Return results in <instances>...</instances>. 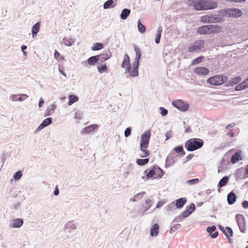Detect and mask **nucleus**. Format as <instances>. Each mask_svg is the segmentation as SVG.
<instances>
[{"mask_svg": "<svg viewBox=\"0 0 248 248\" xmlns=\"http://www.w3.org/2000/svg\"><path fill=\"white\" fill-rule=\"evenodd\" d=\"M171 160V158H170L169 156H168L167 157L166 160V165H165L166 167H169L170 166V163Z\"/></svg>", "mask_w": 248, "mask_h": 248, "instance_id": "e2e57ef3", "label": "nucleus"}, {"mask_svg": "<svg viewBox=\"0 0 248 248\" xmlns=\"http://www.w3.org/2000/svg\"><path fill=\"white\" fill-rule=\"evenodd\" d=\"M52 122V119L51 118H47L43 121L41 124L45 127L51 124Z\"/></svg>", "mask_w": 248, "mask_h": 248, "instance_id": "37998d69", "label": "nucleus"}, {"mask_svg": "<svg viewBox=\"0 0 248 248\" xmlns=\"http://www.w3.org/2000/svg\"><path fill=\"white\" fill-rule=\"evenodd\" d=\"M145 194V192H141L135 195L133 198L130 199V202H136L141 199L142 196Z\"/></svg>", "mask_w": 248, "mask_h": 248, "instance_id": "2f4dec72", "label": "nucleus"}, {"mask_svg": "<svg viewBox=\"0 0 248 248\" xmlns=\"http://www.w3.org/2000/svg\"><path fill=\"white\" fill-rule=\"evenodd\" d=\"M162 31V27L161 26H159L158 28L157 33L156 34V38L155 39V42L156 44H158L160 42Z\"/></svg>", "mask_w": 248, "mask_h": 248, "instance_id": "e433bc0d", "label": "nucleus"}, {"mask_svg": "<svg viewBox=\"0 0 248 248\" xmlns=\"http://www.w3.org/2000/svg\"><path fill=\"white\" fill-rule=\"evenodd\" d=\"M131 129L130 127H127L126 128L124 131V136L125 137H128L131 135Z\"/></svg>", "mask_w": 248, "mask_h": 248, "instance_id": "4d7b16f0", "label": "nucleus"}, {"mask_svg": "<svg viewBox=\"0 0 248 248\" xmlns=\"http://www.w3.org/2000/svg\"><path fill=\"white\" fill-rule=\"evenodd\" d=\"M98 126L97 124H91L88 126L84 127L81 132L82 134H88L92 132L96 131Z\"/></svg>", "mask_w": 248, "mask_h": 248, "instance_id": "f8f14e48", "label": "nucleus"}, {"mask_svg": "<svg viewBox=\"0 0 248 248\" xmlns=\"http://www.w3.org/2000/svg\"><path fill=\"white\" fill-rule=\"evenodd\" d=\"M155 174V169L153 168L149 172H147V170H146L144 171V175L142 176L143 179H144L146 177V179L148 180L150 178L153 177Z\"/></svg>", "mask_w": 248, "mask_h": 248, "instance_id": "412c9836", "label": "nucleus"}, {"mask_svg": "<svg viewBox=\"0 0 248 248\" xmlns=\"http://www.w3.org/2000/svg\"><path fill=\"white\" fill-rule=\"evenodd\" d=\"M62 43L66 46H71L74 41H72L71 38H63L62 39Z\"/></svg>", "mask_w": 248, "mask_h": 248, "instance_id": "58836bf2", "label": "nucleus"}, {"mask_svg": "<svg viewBox=\"0 0 248 248\" xmlns=\"http://www.w3.org/2000/svg\"><path fill=\"white\" fill-rule=\"evenodd\" d=\"M216 228L215 226H212L211 227H207L206 229L207 232L213 238H216L218 235V232H215Z\"/></svg>", "mask_w": 248, "mask_h": 248, "instance_id": "aec40b11", "label": "nucleus"}, {"mask_svg": "<svg viewBox=\"0 0 248 248\" xmlns=\"http://www.w3.org/2000/svg\"><path fill=\"white\" fill-rule=\"evenodd\" d=\"M122 68L125 69V71L130 68L131 65L130 63V58L128 54H126L124 55V59L122 64Z\"/></svg>", "mask_w": 248, "mask_h": 248, "instance_id": "f3484780", "label": "nucleus"}, {"mask_svg": "<svg viewBox=\"0 0 248 248\" xmlns=\"http://www.w3.org/2000/svg\"><path fill=\"white\" fill-rule=\"evenodd\" d=\"M82 113L80 112H76L75 115V118L77 119L80 120L82 119Z\"/></svg>", "mask_w": 248, "mask_h": 248, "instance_id": "bf43d9fd", "label": "nucleus"}, {"mask_svg": "<svg viewBox=\"0 0 248 248\" xmlns=\"http://www.w3.org/2000/svg\"><path fill=\"white\" fill-rule=\"evenodd\" d=\"M205 42L202 40H197L190 44L187 48L188 52H198L204 51L205 50Z\"/></svg>", "mask_w": 248, "mask_h": 248, "instance_id": "20e7f679", "label": "nucleus"}, {"mask_svg": "<svg viewBox=\"0 0 248 248\" xmlns=\"http://www.w3.org/2000/svg\"><path fill=\"white\" fill-rule=\"evenodd\" d=\"M236 200V196L233 192H231L228 194L227 202L229 204H233L235 202Z\"/></svg>", "mask_w": 248, "mask_h": 248, "instance_id": "4be33fe9", "label": "nucleus"}, {"mask_svg": "<svg viewBox=\"0 0 248 248\" xmlns=\"http://www.w3.org/2000/svg\"><path fill=\"white\" fill-rule=\"evenodd\" d=\"M193 71L196 75L199 76H206L209 72V69L204 67H196Z\"/></svg>", "mask_w": 248, "mask_h": 248, "instance_id": "ddd939ff", "label": "nucleus"}, {"mask_svg": "<svg viewBox=\"0 0 248 248\" xmlns=\"http://www.w3.org/2000/svg\"><path fill=\"white\" fill-rule=\"evenodd\" d=\"M174 202V204L177 208L180 209L182 208L183 206L186 202V198H180L178 199H177Z\"/></svg>", "mask_w": 248, "mask_h": 248, "instance_id": "6ab92c4d", "label": "nucleus"}, {"mask_svg": "<svg viewBox=\"0 0 248 248\" xmlns=\"http://www.w3.org/2000/svg\"><path fill=\"white\" fill-rule=\"evenodd\" d=\"M172 105L182 111H186L189 108V104L183 100H176L172 102Z\"/></svg>", "mask_w": 248, "mask_h": 248, "instance_id": "6e6552de", "label": "nucleus"}, {"mask_svg": "<svg viewBox=\"0 0 248 248\" xmlns=\"http://www.w3.org/2000/svg\"><path fill=\"white\" fill-rule=\"evenodd\" d=\"M235 220L240 232L242 233L246 232V220L243 215L237 214L235 216Z\"/></svg>", "mask_w": 248, "mask_h": 248, "instance_id": "1a4fd4ad", "label": "nucleus"}, {"mask_svg": "<svg viewBox=\"0 0 248 248\" xmlns=\"http://www.w3.org/2000/svg\"><path fill=\"white\" fill-rule=\"evenodd\" d=\"M171 133L170 131L167 132V133H166V140H169L171 137Z\"/></svg>", "mask_w": 248, "mask_h": 248, "instance_id": "338daca9", "label": "nucleus"}, {"mask_svg": "<svg viewBox=\"0 0 248 248\" xmlns=\"http://www.w3.org/2000/svg\"><path fill=\"white\" fill-rule=\"evenodd\" d=\"M159 233V226L155 224L151 228L150 235L151 236H156Z\"/></svg>", "mask_w": 248, "mask_h": 248, "instance_id": "5701e85b", "label": "nucleus"}, {"mask_svg": "<svg viewBox=\"0 0 248 248\" xmlns=\"http://www.w3.org/2000/svg\"><path fill=\"white\" fill-rule=\"evenodd\" d=\"M241 78L239 77L234 78L232 79L231 81H230L229 84L231 86H233L240 82L241 81Z\"/></svg>", "mask_w": 248, "mask_h": 248, "instance_id": "79ce46f5", "label": "nucleus"}, {"mask_svg": "<svg viewBox=\"0 0 248 248\" xmlns=\"http://www.w3.org/2000/svg\"><path fill=\"white\" fill-rule=\"evenodd\" d=\"M229 178L228 176H224L219 181L217 186L219 187L218 191L220 192V188L226 186L228 183Z\"/></svg>", "mask_w": 248, "mask_h": 248, "instance_id": "a878e982", "label": "nucleus"}, {"mask_svg": "<svg viewBox=\"0 0 248 248\" xmlns=\"http://www.w3.org/2000/svg\"><path fill=\"white\" fill-rule=\"evenodd\" d=\"M18 96H19V97H18L17 100L18 101H22L23 100H24L25 98H27L28 97V95L26 94H18Z\"/></svg>", "mask_w": 248, "mask_h": 248, "instance_id": "603ef678", "label": "nucleus"}, {"mask_svg": "<svg viewBox=\"0 0 248 248\" xmlns=\"http://www.w3.org/2000/svg\"><path fill=\"white\" fill-rule=\"evenodd\" d=\"M134 50L136 53L135 61L128 70H125V73H128L131 77H136L139 75L138 68L139 66V61L141 58V51L140 48L137 46H134Z\"/></svg>", "mask_w": 248, "mask_h": 248, "instance_id": "f257e3e1", "label": "nucleus"}, {"mask_svg": "<svg viewBox=\"0 0 248 248\" xmlns=\"http://www.w3.org/2000/svg\"><path fill=\"white\" fill-rule=\"evenodd\" d=\"M131 10L130 9L127 8L124 9L120 14V18L122 20H125L129 16Z\"/></svg>", "mask_w": 248, "mask_h": 248, "instance_id": "cd10ccee", "label": "nucleus"}, {"mask_svg": "<svg viewBox=\"0 0 248 248\" xmlns=\"http://www.w3.org/2000/svg\"><path fill=\"white\" fill-rule=\"evenodd\" d=\"M174 150L177 153L183 152V155L185 154V152L183 151V147L182 146L176 147L174 149Z\"/></svg>", "mask_w": 248, "mask_h": 248, "instance_id": "5fc2aeb1", "label": "nucleus"}, {"mask_svg": "<svg viewBox=\"0 0 248 248\" xmlns=\"http://www.w3.org/2000/svg\"><path fill=\"white\" fill-rule=\"evenodd\" d=\"M59 194V190L58 187V186L55 187V190L54 191V195L55 196H58Z\"/></svg>", "mask_w": 248, "mask_h": 248, "instance_id": "774afa93", "label": "nucleus"}, {"mask_svg": "<svg viewBox=\"0 0 248 248\" xmlns=\"http://www.w3.org/2000/svg\"><path fill=\"white\" fill-rule=\"evenodd\" d=\"M195 209V206L194 203H191L189 206H186V210L182 212V216L186 218L189 216Z\"/></svg>", "mask_w": 248, "mask_h": 248, "instance_id": "4468645a", "label": "nucleus"}, {"mask_svg": "<svg viewBox=\"0 0 248 248\" xmlns=\"http://www.w3.org/2000/svg\"><path fill=\"white\" fill-rule=\"evenodd\" d=\"M151 137V132L150 130H146L140 137V150L143 151L147 149L148 146L150 139Z\"/></svg>", "mask_w": 248, "mask_h": 248, "instance_id": "423d86ee", "label": "nucleus"}, {"mask_svg": "<svg viewBox=\"0 0 248 248\" xmlns=\"http://www.w3.org/2000/svg\"><path fill=\"white\" fill-rule=\"evenodd\" d=\"M69 101L68 102V106H71L75 102L78 101V98L77 96L74 95H70L69 96Z\"/></svg>", "mask_w": 248, "mask_h": 248, "instance_id": "72a5a7b5", "label": "nucleus"}, {"mask_svg": "<svg viewBox=\"0 0 248 248\" xmlns=\"http://www.w3.org/2000/svg\"><path fill=\"white\" fill-rule=\"evenodd\" d=\"M97 69L98 70V71L100 73H102L103 72H106L107 70V67L106 66V63H105L103 64H102L101 65L98 66Z\"/></svg>", "mask_w": 248, "mask_h": 248, "instance_id": "c03bdc74", "label": "nucleus"}, {"mask_svg": "<svg viewBox=\"0 0 248 248\" xmlns=\"http://www.w3.org/2000/svg\"><path fill=\"white\" fill-rule=\"evenodd\" d=\"M203 141L199 139H191L188 140L185 144V147L188 151H193L201 148Z\"/></svg>", "mask_w": 248, "mask_h": 248, "instance_id": "7ed1b4c3", "label": "nucleus"}, {"mask_svg": "<svg viewBox=\"0 0 248 248\" xmlns=\"http://www.w3.org/2000/svg\"><path fill=\"white\" fill-rule=\"evenodd\" d=\"M77 224L74 220L68 221L64 226V231L66 233H71L74 230L77 229Z\"/></svg>", "mask_w": 248, "mask_h": 248, "instance_id": "9d476101", "label": "nucleus"}, {"mask_svg": "<svg viewBox=\"0 0 248 248\" xmlns=\"http://www.w3.org/2000/svg\"><path fill=\"white\" fill-rule=\"evenodd\" d=\"M18 96V95H14V94H11L10 97L9 99L12 101H17V97Z\"/></svg>", "mask_w": 248, "mask_h": 248, "instance_id": "052dcab7", "label": "nucleus"}, {"mask_svg": "<svg viewBox=\"0 0 248 248\" xmlns=\"http://www.w3.org/2000/svg\"><path fill=\"white\" fill-rule=\"evenodd\" d=\"M204 58V57L203 56H200L199 57H197V58L194 59L191 62V64L195 65L196 64L202 62Z\"/></svg>", "mask_w": 248, "mask_h": 248, "instance_id": "a18cd8bd", "label": "nucleus"}, {"mask_svg": "<svg viewBox=\"0 0 248 248\" xmlns=\"http://www.w3.org/2000/svg\"><path fill=\"white\" fill-rule=\"evenodd\" d=\"M224 234L225 235V236L227 238L229 242L231 243L232 240L230 238V237L232 236L233 231H232V229L230 227H226L225 228V230L224 232Z\"/></svg>", "mask_w": 248, "mask_h": 248, "instance_id": "bb28decb", "label": "nucleus"}, {"mask_svg": "<svg viewBox=\"0 0 248 248\" xmlns=\"http://www.w3.org/2000/svg\"><path fill=\"white\" fill-rule=\"evenodd\" d=\"M97 62L96 56L91 57L87 60V62L90 65H94Z\"/></svg>", "mask_w": 248, "mask_h": 248, "instance_id": "f704fd0d", "label": "nucleus"}, {"mask_svg": "<svg viewBox=\"0 0 248 248\" xmlns=\"http://www.w3.org/2000/svg\"><path fill=\"white\" fill-rule=\"evenodd\" d=\"M194 8L197 10L214 9L217 7V3L213 0H200L193 1Z\"/></svg>", "mask_w": 248, "mask_h": 248, "instance_id": "f03ea898", "label": "nucleus"}, {"mask_svg": "<svg viewBox=\"0 0 248 248\" xmlns=\"http://www.w3.org/2000/svg\"><path fill=\"white\" fill-rule=\"evenodd\" d=\"M142 151L143 152V153L140 155V156L142 158L147 157L150 155L149 151L146 150V149Z\"/></svg>", "mask_w": 248, "mask_h": 248, "instance_id": "13d9d810", "label": "nucleus"}, {"mask_svg": "<svg viewBox=\"0 0 248 248\" xmlns=\"http://www.w3.org/2000/svg\"><path fill=\"white\" fill-rule=\"evenodd\" d=\"M56 108V105L55 104L51 105L50 106L47 108L46 112L44 114L45 117L52 115Z\"/></svg>", "mask_w": 248, "mask_h": 248, "instance_id": "b1692460", "label": "nucleus"}, {"mask_svg": "<svg viewBox=\"0 0 248 248\" xmlns=\"http://www.w3.org/2000/svg\"><path fill=\"white\" fill-rule=\"evenodd\" d=\"M242 206L243 208L247 209L248 208V201H244L242 202Z\"/></svg>", "mask_w": 248, "mask_h": 248, "instance_id": "69168bd1", "label": "nucleus"}, {"mask_svg": "<svg viewBox=\"0 0 248 248\" xmlns=\"http://www.w3.org/2000/svg\"><path fill=\"white\" fill-rule=\"evenodd\" d=\"M138 29L139 31L141 33H144L146 30L145 26L141 23L140 20L138 21Z\"/></svg>", "mask_w": 248, "mask_h": 248, "instance_id": "c9c22d12", "label": "nucleus"}, {"mask_svg": "<svg viewBox=\"0 0 248 248\" xmlns=\"http://www.w3.org/2000/svg\"><path fill=\"white\" fill-rule=\"evenodd\" d=\"M111 56L110 52L109 50L105 51L103 54L96 55L97 59H98V64H100L105 62L106 60L109 59Z\"/></svg>", "mask_w": 248, "mask_h": 248, "instance_id": "9b49d317", "label": "nucleus"}, {"mask_svg": "<svg viewBox=\"0 0 248 248\" xmlns=\"http://www.w3.org/2000/svg\"><path fill=\"white\" fill-rule=\"evenodd\" d=\"M44 128H45L43 125L41 124L39 126L36 128V129L34 131V133L37 134L40 131L42 130Z\"/></svg>", "mask_w": 248, "mask_h": 248, "instance_id": "680f3d73", "label": "nucleus"}, {"mask_svg": "<svg viewBox=\"0 0 248 248\" xmlns=\"http://www.w3.org/2000/svg\"><path fill=\"white\" fill-rule=\"evenodd\" d=\"M22 175V173L21 170H19L17 172H16L13 176V178L15 179V181H17L19 180Z\"/></svg>", "mask_w": 248, "mask_h": 248, "instance_id": "49530a36", "label": "nucleus"}, {"mask_svg": "<svg viewBox=\"0 0 248 248\" xmlns=\"http://www.w3.org/2000/svg\"><path fill=\"white\" fill-rule=\"evenodd\" d=\"M149 160L148 158L138 159L136 160V163L140 166H143L147 164L149 162Z\"/></svg>", "mask_w": 248, "mask_h": 248, "instance_id": "a19ab883", "label": "nucleus"}, {"mask_svg": "<svg viewBox=\"0 0 248 248\" xmlns=\"http://www.w3.org/2000/svg\"><path fill=\"white\" fill-rule=\"evenodd\" d=\"M248 177V165L247 166V167L245 168V172L244 176L242 178H246Z\"/></svg>", "mask_w": 248, "mask_h": 248, "instance_id": "0e129e2a", "label": "nucleus"}, {"mask_svg": "<svg viewBox=\"0 0 248 248\" xmlns=\"http://www.w3.org/2000/svg\"><path fill=\"white\" fill-rule=\"evenodd\" d=\"M145 205H143L142 206V211L143 212H145L148 210L152 206V200L151 199H147L145 202Z\"/></svg>", "mask_w": 248, "mask_h": 248, "instance_id": "c85d7f7f", "label": "nucleus"}, {"mask_svg": "<svg viewBox=\"0 0 248 248\" xmlns=\"http://www.w3.org/2000/svg\"><path fill=\"white\" fill-rule=\"evenodd\" d=\"M241 157L240 153H236L231 158V162L233 164H235L237 163L239 160H241Z\"/></svg>", "mask_w": 248, "mask_h": 248, "instance_id": "473e14b6", "label": "nucleus"}, {"mask_svg": "<svg viewBox=\"0 0 248 248\" xmlns=\"http://www.w3.org/2000/svg\"><path fill=\"white\" fill-rule=\"evenodd\" d=\"M245 89H246V86L242 83L237 85L235 88L236 91H240Z\"/></svg>", "mask_w": 248, "mask_h": 248, "instance_id": "3c124183", "label": "nucleus"}, {"mask_svg": "<svg viewBox=\"0 0 248 248\" xmlns=\"http://www.w3.org/2000/svg\"><path fill=\"white\" fill-rule=\"evenodd\" d=\"M199 182V179L198 178L193 179L190 180H188L186 182V184L189 185H193L197 184Z\"/></svg>", "mask_w": 248, "mask_h": 248, "instance_id": "8fccbe9b", "label": "nucleus"}, {"mask_svg": "<svg viewBox=\"0 0 248 248\" xmlns=\"http://www.w3.org/2000/svg\"><path fill=\"white\" fill-rule=\"evenodd\" d=\"M103 48V44L102 43H94L92 47V50L93 51L99 50Z\"/></svg>", "mask_w": 248, "mask_h": 248, "instance_id": "ea45409f", "label": "nucleus"}, {"mask_svg": "<svg viewBox=\"0 0 248 248\" xmlns=\"http://www.w3.org/2000/svg\"><path fill=\"white\" fill-rule=\"evenodd\" d=\"M159 109L161 111L160 113L162 116H166L168 114V110L166 109H165L164 108L160 107Z\"/></svg>", "mask_w": 248, "mask_h": 248, "instance_id": "6e6d98bb", "label": "nucleus"}, {"mask_svg": "<svg viewBox=\"0 0 248 248\" xmlns=\"http://www.w3.org/2000/svg\"><path fill=\"white\" fill-rule=\"evenodd\" d=\"M185 218V217H184L182 216V214L181 213L179 216H177L175 217V218L173 220V222L176 223L181 222Z\"/></svg>", "mask_w": 248, "mask_h": 248, "instance_id": "de8ad7c7", "label": "nucleus"}, {"mask_svg": "<svg viewBox=\"0 0 248 248\" xmlns=\"http://www.w3.org/2000/svg\"><path fill=\"white\" fill-rule=\"evenodd\" d=\"M167 201L166 200H162L161 201L158 202L156 205V208H159L162 207L165 203H166Z\"/></svg>", "mask_w": 248, "mask_h": 248, "instance_id": "864d4df0", "label": "nucleus"}, {"mask_svg": "<svg viewBox=\"0 0 248 248\" xmlns=\"http://www.w3.org/2000/svg\"><path fill=\"white\" fill-rule=\"evenodd\" d=\"M210 33H219L221 31V27L218 25H209Z\"/></svg>", "mask_w": 248, "mask_h": 248, "instance_id": "393cba45", "label": "nucleus"}, {"mask_svg": "<svg viewBox=\"0 0 248 248\" xmlns=\"http://www.w3.org/2000/svg\"><path fill=\"white\" fill-rule=\"evenodd\" d=\"M23 224V219L21 218H16L11 220L9 226L12 228H18L20 227Z\"/></svg>", "mask_w": 248, "mask_h": 248, "instance_id": "2eb2a0df", "label": "nucleus"}, {"mask_svg": "<svg viewBox=\"0 0 248 248\" xmlns=\"http://www.w3.org/2000/svg\"><path fill=\"white\" fill-rule=\"evenodd\" d=\"M174 202H172L169 204H168L166 207H165V210L168 213H170V212L173 211L174 208Z\"/></svg>", "mask_w": 248, "mask_h": 248, "instance_id": "4c0bfd02", "label": "nucleus"}, {"mask_svg": "<svg viewBox=\"0 0 248 248\" xmlns=\"http://www.w3.org/2000/svg\"><path fill=\"white\" fill-rule=\"evenodd\" d=\"M228 80V77L223 75H217L210 78L207 80V82L213 85H219L226 82Z\"/></svg>", "mask_w": 248, "mask_h": 248, "instance_id": "39448f33", "label": "nucleus"}, {"mask_svg": "<svg viewBox=\"0 0 248 248\" xmlns=\"http://www.w3.org/2000/svg\"><path fill=\"white\" fill-rule=\"evenodd\" d=\"M228 14L230 16L237 17H240L242 15V12L240 9L237 8H232L228 10Z\"/></svg>", "mask_w": 248, "mask_h": 248, "instance_id": "dca6fc26", "label": "nucleus"}, {"mask_svg": "<svg viewBox=\"0 0 248 248\" xmlns=\"http://www.w3.org/2000/svg\"><path fill=\"white\" fill-rule=\"evenodd\" d=\"M181 226V225L179 224H177L174 225V226H172L170 230V233H173L174 232H175L176 230H177L178 229L180 228Z\"/></svg>", "mask_w": 248, "mask_h": 248, "instance_id": "09e8293b", "label": "nucleus"}, {"mask_svg": "<svg viewBox=\"0 0 248 248\" xmlns=\"http://www.w3.org/2000/svg\"><path fill=\"white\" fill-rule=\"evenodd\" d=\"M40 28V22L35 24L32 27L31 32L33 37L39 32Z\"/></svg>", "mask_w": 248, "mask_h": 248, "instance_id": "c756f323", "label": "nucleus"}, {"mask_svg": "<svg viewBox=\"0 0 248 248\" xmlns=\"http://www.w3.org/2000/svg\"><path fill=\"white\" fill-rule=\"evenodd\" d=\"M115 5L116 4H114V1L113 0H108L104 3L103 8L104 9H107L113 8Z\"/></svg>", "mask_w": 248, "mask_h": 248, "instance_id": "7c9ffc66", "label": "nucleus"}, {"mask_svg": "<svg viewBox=\"0 0 248 248\" xmlns=\"http://www.w3.org/2000/svg\"><path fill=\"white\" fill-rule=\"evenodd\" d=\"M197 33L201 35L210 34L209 25L199 27L197 29Z\"/></svg>", "mask_w": 248, "mask_h": 248, "instance_id": "a211bd4d", "label": "nucleus"}, {"mask_svg": "<svg viewBox=\"0 0 248 248\" xmlns=\"http://www.w3.org/2000/svg\"><path fill=\"white\" fill-rule=\"evenodd\" d=\"M201 21L205 23H219L222 20V17L217 15H205L201 16Z\"/></svg>", "mask_w": 248, "mask_h": 248, "instance_id": "0eeeda50", "label": "nucleus"}]
</instances>
